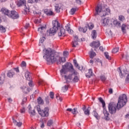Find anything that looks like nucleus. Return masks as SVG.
<instances>
[{
  "mask_svg": "<svg viewBox=\"0 0 129 129\" xmlns=\"http://www.w3.org/2000/svg\"><path fill=\"white\" fill-rule=\"evenodd\" d=\"M127 101V97L126 94L120 95L118 98V103L116 104L114 102H111L108 105L109 112L110 114H114L116 112V109L119 110L120 108L123 107Z\"/></svg>",
  "mask_w": 129,
  "mask_h": 129,
  "instance_id": "1",
  "label": "nucleus"
},
{
  "mask_svg": "<svg viewBox=\"0 0 129 129\" xmlns=\"http://www.w3.org/2000/svg\"><path fill=\"white\" fill-rule=\"evenodd\" d=\"M43 52L44 53L43 58H46L48 64H50V63L53 64V63L56 62L57 58L55 57V54L52 50L44 49Z\"/></svg>",
  "mask_w": 129,
  "mask_h": 129,
  "instance_id": "2",
  "label": "nucleus"
},
{
  "mask_svg": "<svg viewBox=\"0 0 129 129\" xmlns=\"http://www.w3.org/2000/svg\"><path fill=\"white\" fill-rule=\"evenodd\" d=\"M66 70H68L70 72L73 73L74 75L78 74V73L74 69L72 63L70 62H67L64 66H62V68L60 71V72L62 74H66Z\"/></svg>",
  "mask_w": 129,
  "mask_h": 129,
  "instance_id": "3",
  "label": "nucleus"
},
{
  "mask_svg": "<svg viewBox=\"0 0 129 129\" xmlns=\"http://www.w3.org/2000/svg\"><path fill=\"white\" fill-rule=\"evenodd\" d=\"M37 111H38L39 114L42 117H47L49 115V108L47 107H45L43 110H41V108H37Z\"/></svg>",
  "mask_w": 129,
  "mask_h": 129,
  "instance_id": "4",
  "label": "nucleus"
},
{
  "mask_svg": "<svg viewBox=\"0 0 129 129\" xmlns=\"http://www.w3.org/2000/svg\"><path fill=\"white\" fill-rule=\"evenodd\" d=\"M8 17L9 18H11V19L15 20L16 19H19V17L20 16H19V14L17 13V12L15 11H11V13H9V15H8Z\"/></svg>",
  "mask_w": 129,
  "mask_h": 129,
  "instance_id": "5",
  "label": "nucleus"
},
{
  "mask_svg": "<svg viewBox=\"0 0 129 129\" xmlns=\"http://www.w3.org/2000/svg\"><path fill=\"white\" fill-rule=\"evenodd\" d=\"M109 14H110V9L107 8L105 9V10L102 11L99 15L101 17V18H103V17H105V16H107L109 15Z\"/></svg>",
  "mask_w": 129,
  "mask_h": 129,
  "instance_id": "6",
  "label": "nucleus"
},
{
  "mask_svg": "<svg viewBox=\"0 0 129 129\" xmlns=\"http://www.w3.org/2000/svg\"><path fill=\"white\" fill-rule=\"evenodd\" d=\"M91 47H93L95 49H97L99 46H100V42L97 41H93L90 44Z\"/></svg>",
  "mask_w": 129,
  "mask_h": 129,
  "instance_id": "7",
  "label": "nucleus"
},
{
  "mask_svg": "<svg viewBox=\"0 0 129 129\" xmlns=\"http://www.w3.org/2000/svg\"><path fill=\"white\" fill-rule=\"evenodd\" d=\"M44 13L46 15V16H55V14L51 9H45L44 10Z\"/></svg>",
  "mask_w": 129,
  "mask_h": 129,
  "instance_id": "8",
  "label": "nucleus"
},
{
  "mask_svg": "<svg viewBox=\"0 0 129 129\" xmlns=\"http://www.w3.org/2000/svg\"><path fill=\"white\" fill-rule=\"evenodd\" d=\"M58 31V29L56 28L55 27H52V28H50L49 30L47 31V36H50L51 34H54V33H56Z\"/></svg>",
  "mask_w": 129,
  "mask_h": 129,
  "instance_id": "9",
  "label": "nucleus"
},
{
  "mask_svg": "<svg viewBox=\"0 0 129 129\" xmlns=\"http://www.w3.org/2000/svg\"><path fill=\"white\" fill-rule=\"evenodd\" d=\"M57 31L58 32V36L59 37H65V29H64L63 27H60Z\"/></svg>",
  "mask_w": 129,
  "mask_h": 129,
  "instance_id": "10",
  "label": "nucleus"
},
{
  "mask_svg": "<svg viewBox=\"0 0 129 129\" xmlns=\"http://www.w3.org/2000/svg\"><path fill=\"white\" fill-rule=\"evenodd\" d=\"M103 114H104V119L105 120H109V113H108V111H107V110L105 108V107L103 108Z\"/></svg>",
  "mask_w": 129,
  "mask_h": 129,
  "instance_id": "11",
  "label": "nucleus"
},
{
  "mask_svg": "<svg viewBox=\"0 0 129 129\" xmlns=\"http://www.w3.org/2000/svg\"><path fill=\"white\" fill-rule=\"evenodd\" d=\"M28 108L29 113H30L31 116H34V115H36V111L35 110V109H33L31 105H29Z\"/></svg>",
  "mask_w": 129,
  "mask_h": 129,
  "instance_id": "12",
  "label": "nucleus"
},
{
  "mask_svg": "<svg viewBox=\"0 0 129 129\" xmlns=\"http://www.w3.org/2000/svg\"><path fill=\"white\" fill-rule=\"evenodd\" d=\"M96 13L95 14V16L96 15H100V13L102 12V7L100 5H98L95 9Z\"/></svg>",
  "mask_w": 129,
  "mask_h": 129,
  "instance_id": "13",
  "label": "nucleus"
},
{
  "mask_svg": "<svg viewBox=\"0 0 129 129\" xmlns=\"http://www.w3.org/2000/svg\"><path fill=\"white\" fill-rule=\"evenodd\" d=\"M52 25L53 27H54L55 28L59 30L60 28H61V26H60V23H59V22L57 20H54L52 21Z\"/></svg>",
  "mask_w": 129,
  "mask_h": 129,
  "instance_id": "14",
  "label": "nucleus"
},
{
  "mask_svg": "<svg viewBox=\"0 0 129 129\" xmlns=\"http://www.w3.org/2000/svg\"><path fill=\"white\" fill-rule=\"evenodd\" d=\"M21 89L22 90L23 92L24 93H25V94L29 93L30 92V91H31V89L29 88L28 87H25V86L21 87Z\"/></svg>",
  "mask_w": 129,
  "mask_h": 129,
  "instance_id": "15",
  "label": "nucleus"
},
{
  "mask_svg": "<svg viewBox=\"0 0 129 129\" xmlns=\"http://www.w3.org/2000/svg\"><path fill=\"white\" fill-rule=\"evenodd\" d=\"M16 75V73H15V71L11 70L9 71L7 73V76L8 77H9V78H13L14 77V75Z\"/></svg>",
  "mask_w": 129,
  "mask_h": 129,
  "instance_id": "16",
  "label": "nucleus"
},
{
  "mask_svg": "<svg viewBox=\"0 0 129 129\" xmlns=\"http://www.w3.org/2000/svg\"><path fill=\"white\" fill-rule=\"evenodd\" d=\"M17 6L18 7H22V6H25L26 7V1L25 0H20L17 2Z\"/></svg>",
  "mask_w": 129,
  "mask_h": 129,
  "instance_id": "17",
  "label": "nucleus"
},
{
  "mask_svg": "<svg viewBox=\"0 0 129 129\" xmlns=\"http://www.w3.org/2000/svg\"><path fill=\"white\" fill-rule=\"evenodd\" d=\"M64 79L67 81L68 80H73V74H70L68 76L64 75Z\"/></svg>",
  "mask_w": 129,
  "mask_h": 129,
  "instance_id": "18",
  "label": "nucleus"
},
{
  "mask_svg": "<svg viewBox=\"0 0 129 129\" xmlns=\"http://www.w3.org/2000/svg\"><path fill=\"white\" fill-rule=\"evenodd\" d=\"M1 12H2L5 16H8V17H9V15H10V11H9V10L4 8L2 9Z\"/></svg>",
  "mask_w": 129,
  "mask_h": 129,
  "instance_id": "19",
  "label": "nucleus"
},
{
  "mask_svg": "<svg viewBox=\"0 0 129 129\" xmlns=\"http://www.w3.org/2000/svg\"><path fill=\"white\" fill-rule=\"evenodd\" d=\"M92 75H93V72H92V69H90L88 70V72L86 74V76L87 78H90Z\"/></svg>",
  "mask_w": 129,
  "mask_h": 129,
  "instance_id": "20",
  "label": "nucleus"
},
{
  "mask_svg": "<svg viewBox=\"0 0 129 129\" xmlns=\"http://www.w3.org/2000/svg\"><path fill=\"white\" fill-rule=\"evenodd\" d=\"M121 31L123 32V33H125V30L126 29H129L128 25H126L125 24H123L121 25Z\"/></svg>",
  "mask_w": 129,
  "mask_h": 129,
  "instance_id": "21",
  "label": "nucleus"
},
{
  "mask_svg": "<svg viewBox=\"0 0 129 129\" xmlns=\"http://www.w3.org/2000/svg\"><path fill=\"white\" fill-rule=\"evenodd\" d=\"M87 26H85V27H79V31L80 32H83V33H86L87 32Z\"/></svg>",
  "mask_w": 129,
  "mask_h": 129,
  "instance_id": "22",
  "label": "nucleus"
},
{
  "mask_svg": "<svg viewBox=\"0 0 129 129\" xmlns=\"http://www.w3.org/2000/svg\"><path fill=\"white\" fill-rule=\"evenodd\" d=\"M25 76L26 78V80H28V81H31V76L30 75V72L28 71H26L25 74Z\"/></svg>",
  "mask_w": 129,
  "mask_h": 129,
  "instance_id": "23",
  "label": "nucleus"
},
{
  "mask_svg": "<svg viewBox=\"0 0 129 129\" xmlns=\"http://www.w3.org/2000/svg\"><path fill=\"white\" fill-rule=\"evenodd\" d=\"M108 23H109V20L105 18L103 20H102V26H107L108 25Z\"/></svg>",
  "mask_w": 129,
  "mask_h": 129,
  "instance_id": "24",
  "label": "nucleus"
},
{
  "mask_svg": "<svg viewBox=\"0 0 129 129\" xmlns=\"http://www.w3.org/2000/svg\"><path fill=\"white\" fill-rule=\"evenodd\" d=\"M92 38L94 40H95L96 39V37H97V32H96V30H93L92 31V34H91Z\"/></svg>",
  "mask_w": 129,
  "mask_h": 129,
  "instance_id": "25",
  "label": "nucleus"
},
{
  "mask_svg": "<svg viewBox=\"0 0 129 129\" xmlns=\"http://www.w3.org/2000/svg\"><path fill=\"white\" fill-rule=\"evenodd\" d=\"M38 32H40L41 34H44V32L46 31V27L44 26H41L38 29Z\"/></svg>",
  "mask_w": 129,
  "mask_h": 129,
  "instance_id": "26",
  "label": "nucleus"
},
{
  "mask_svg": "<svg viewBox=\"0 0 129 129\" xmlns=\"http://www.w3.org/2000/svg\"><path fill=\"white\" fill-rule=\"evenodd\" d=\"M66 62V58L65 57H60L59 58V61H57V64H61V63H64Z\"/></svg>",
  "mask_w": 129,
  "mask_h": 129,
  "instance_id": "27",
  "label": "nucleus"
},
{
  "mask_svg": "<svg viewBox=\"0 0 129 129\" xmlns=\"http://www.w3.org/2000/svg\"><path fill=\"white\" fill-rule=\"evenodd\" d=\"M60 10H61V7L59 4H55V11L56 13H59L60 12Z\"/></svg>",
  "mask_w": 129,
  "mask_h": 129,
  "instance_id": "28",
  "label": "nucleus"
},
{
  "mask_svg": "<svg viewBox=\"0 0 129 129\" xmlns=\"http://www.w3.org/2000/svg\"><path fill=\"white\" fill-rule=\"evenodd\" d=\"M91 51L90 52V58L91 59H93V57L95 56H96V53L94 52L93 49H91Z\"/></svg>",
  "mask_w": 129,
  "mask_h": 129,
  "instance_id": "29",
  "label": "nucleus"
},
{
  "mask_svg": "<svg viewBox=\"0 0 129 129\" xmlns=\"http://www.w3.org/2000/svg\"><path fill=\"white\" fill-rule=\"evenodd\" d=\"M98 100H99L100 102L102 103L103 108H104V107H105V102H104L103 99H102L101 97H100L98 98Z\"/></svg>",
  "mask_w": 129,
  "mask_h": 129,
  "instance_id": "30",
  "label": "nucleus"
},
{
  "mask_svg": "<svg viewBox=\"0 0 129 129\" xmlns=\"http://www.w3.org/2000/svg\"><path fill=\"white\" fill-rule=\"evenodd\" d=\"M37 103L41 105L44 104V100L42 99V98L41 97H39L37 99Z\"/></svg>",
  "mask_w": 129,
  "mask_h": 129,
  "instance_id": "31",
  "label": "nucleus"
},
{
  "mask_svg": "<svg viewBox=\"0 0 129 129\" xmlns=\"http://www.w3.org/2000/svg\"><path fill=\"white\" fill-rule=\"evenodd\" d=\"M66 30L69 33V34H72L73 33V30H71L70 29V27H69L68 25L66 26Z\"/></svg>",
  "mask_w": 129,
  "mask_h": 129,
  "instance_id": "32",
  "label": "nucleus"
},
{
  "mask_svg": "<svg viewBox=\"0 0 129 129\" xmlns=\"http://www.w3.org/2000/svg\"><path fill=\"white\" fill-rule=\"evenodd\" d=\"M6 28H5L4 26H0V32H1V33H6Z\"/></svg>",
  "mask_w": 129,
  "mask_h": 129,
  "instance_id": "33",
  "label": "nucleus"
},
{
  "mask_svg": "<svg viewBox=\"0 0 129 129\" xmlns=\"http://www.w3.org/2000/svg\"><path fill=\"white\" fill-rule=\"evenodd\" d=\"M29 27H30V24L26 23L24 28L23 29H21L20 31L23 32V31H24V30H25V29L26 30H27V29H29Z\"/></svg>",
  "mask_w": 129,
  "mask_h": 129,
  "instance_id": "34",
  "label": "nucleus"
},
{
  "mask_svg": "<svg viewBox=\"0 0 129 129\" xmlns=\"http://www.w3.org/2000/svg\"><path fill=\"white\" fill-rule=\"evenodd\" d=\"M72 45L74 48H75L76 46L78 45V41L76 40H74V41L72 42Z\"/></svg>",
  "mask_w": 129,
  "mask_h": 129,
  "instance_id": "35",
  "label": "nucleus"
},
{
  "mask_svg": "<svg viewBox=\"0 0 129 129\" xmlns=\"http://www.w3.org/2000/svg\"><path fill=\"white\" fill-rule=\"evenodd\" d=\"M93 114L94 116H95V117H96V118L97 119H98L99 118V117H98V113H97L96 111L94 110L93 111Z\"/></svg>",
  "mask_w": 129,
  "mask_h": 129,
  "instance_id": "36",
  "label": "nucleus"
},
{
  "mask_svg": "<svg viewBox=\"0 0 129 129\" xmlns=\"http://www.w3.org/2000/svg\"><path fill=\"white\" fill-rule=\"evenodd\" d=\"M76 11H77V9H76V8H72L70 11L71 15H74V14H75V13L76 12Z\"/></svg>",
  "mask_w": 129,
  "mask_h": 129,
  "instance_id": "37",
  "label": "nucleus"
},
{
  "mask_svg": "<svg viewBox=\"0 0 129 129\" xmlns=\"http://www.w3.org/2000/svg\"><path fill=\"white\" fill-rule=\"evenodd\" d=\"M104 55L106 59H108V60H111V57L108 55V52H105Z\"/></svg>",
  "mask_w": 129,
  "mask_h": 129,
  "instance_id": "38",
  "label": "nucleus"
},
{
  "mask_svg": "<svg viewBox=\"0 0 129 129\" xmlns=\"http://www.w3.org/2000/svg\"><path fill=\"white\" fill-rule=\"evenodd\" d=\"M89 30H92L94 28V25L92 23H90L88 25Z\"/></svg>",
  "mask_w": 129,
  "mask_h": 129,
  "instance_id": "39",
  "label": "nucleus"
},
{
  "mask_svg": "<svg viewBox=\"0 0 129 129\" xmlns=\"http://www.w3.org/2000/svg\"><path fill=\"white\" fill-rule=\"evenodd\" d=\"M119 49V48L118 47H115L112 49V53H113L114 54H115V53H117V52H118Z\"/></svg>",
  "mask_w": 129,
  "mask_h": 129,
  "instance_id": "40",
  "label": "nucleus"
},
{
  "mask_svg": "<svg viewBox=\"0 0 129 129\" xmlns=\"http://www.w3.org/2000/svg\"><path fill=\"white\" fill-rule=\"evenodd\" d=\"M69 87V86L68 85H65L64 87H62V90L63 92H66L67 90H68V88Z\"/></svg>",
  "mask_w": 129,
  "mask_h": 129,
  "instance_id": "41",
  "label": "nucleus"
},
{
  "mask_svg": "<svg viewBox=\"0 0 129 129\" xmlns=\"http://www.w3.org/2000/svg\"><path fill=\"white\" fill-rule=\"evenodd\" d=\"M100 79H101V81H102V82H103V83H104V82H105V81L106 80V77H105V76H101Z\"/></svg>",
  "mask_w": 129,
  "mask_h": 129,
  "instance_id": "42",
  "label": "nucleus"
},
{
  "mask_svg": "<svg viewBox=\"0 0 129 129\" xmlns=\"http://www.w3.org/2000/svg\"><path fill=\"white\" fill-rule=\"evenodd\" d=\"M72 113H73V114H75V115L77 113H78V111H77V108H74L73 109V111H72Z\"/></svg>",
  "mask_w": 129,
  "mask_h": 129,
  "instance_id": "43",
  "label": "nucleus"
},
{
  "mask_svg": "<svg viewBox=\"0 0 129 129\" xmlns=\"http://www.w3.org/2000/svg\"><path fill=\"white\" fill-rule=\"evenodd\" d=\"M84 113L86 115H89L90 114V111L87 108V109L85 110Z\"/></svg>",
  "mask_w": 129,
  "mask_h": 129,
  "instance_id": "44",
  "label": "nucleus"
},
{
  "mask_svg": "<svg viewBox=\"0 0 129 129\" xmlns=\"http://www.w3.org/2000/svg\"><path fill=\"white\" fill-rule=\"evenodd\" d=\"M78 80H79V79L78 78V77L76 76L73 79V82H78Z\"/></svg>",
  "mask_w": 129,
  "mask_h": 129,
  "instance_id": "45",
  "label": "nucleus"
},
{
  "mask_svg": "<svg viewBox=\"0 0 129 129\" xmlns=\"http://www.w3.org/2000/svg\"><path fill=\"white\" fill-rule=\"evenodd\" d=\"M118 19L119 21H121V22H123V21H124V17L122 15H120Z\"/></svg>",
  "mask_w": 129,
  "mask_h": 129,
  "instance_id": "46",
  "label": "nucleus"
},
{
  "mask_svg": "<svg viewBox=\"0 0 129 129\" xmlns=\"http://www.w3.org/2000/svg\"><path fill=\"white\" fill-rule=\"evenodd\" d=\"M47 124L48 126L52 125V124H53V120H48Z\"/></svg>",
  "mask_w": 129,
  "mask_h": 129,
  "instance_id": "47",
  "label": "nucleus"
},
{
  "mask_svg": "<svg viewBox=\"0 0 129 129\" xmlns=\"http://www.w3.org/2000/svg\"><path fill=\"white\" fill-rule=\"evenodd\" d=\"M54 92H50L49 96H50V98H51V99H53V98H54Z\"/></svg>",
  "mask_w": 129,
  "mask_h": 129,
  "instance_id": "48",
  "label": "nucleus"
},
{
  "mask_svg": "<svg viewBox=\"0 0 129 129\" xmlns=\"http://www.w3.org/2000/svg\"><path fill=\"white\" fill-rule=\"evenodd\" d=\"M28 84L30 87H33V86H34V84L33 83V81H32V79H31L30 81H29Z\"/></svg>",
  "mask_w": 129,
  "mask_h": 129,
  "instance_id": "49",
  "label": "nucleus"
},
{
  "mask_svg": "<svg viewBox=\"0 0 129 129\" xmlns=\"http://www.w3.org/2000/svg\"><path fill=\"white\" fill-rule=\"evenodd\" d=\"M46 38H45V37H42V38H41L39 40V43L41 44H43V43H44V41H45V39Z\"/></svg>",
  "mask_w": 129,
  "mask_h": 129,
  "instance_id": "50",
  "label": "nucleus"
},
{
  "mask_svg": "<svg viewBox=\"0 0 129 129\" xmlns=\"http://www.w3.org/2000/svg\"><path fill=\"white\" fill-rule=\"evenodd\" d=\"M24 11L25 13V15H28V14L30 13V9H29V8H26Z\"/></svg>",
  "mask_w": 129,
  "mask_h": 129,
  "instance_id": "51",
  "label": "nucleus"
},
{
  "mask_svg": "<svg viewBox=\"0 0 129 129\" xmlns=\"http://www.w3.org/2000/svg\"><path fill=\"white\" fill-rule=\"evenodd\" d=\"M26 102H27V97H25L23 98V99L22 100V102L21 103V104H25V103H26Z\"/></svg>",
  "mask_w": 129,
  "mask_h": 129,
  "instance_id": "52",
  "label": "nucleus"
},
{
  "mask_svg": "<svg viewBox=\"0 0 129 129\" xmlns=\"http://www.w3.org/2000/svg\"><path fill=\"white\" fill-rule=\"evenodd\" d=\"M45 100L47 104H49V103L50 102L49 96L45 97Z\"/></svg>",
  "mask_w": 129,
  "mask_h": 129,
  "instance_id": "53",
  "label": "nucleus"
},
{
  "mask_svg": "<svg viewBox=\"0 0 129 129\" xmlns=\"http://www.w3.org/2000/svg\"><path fill=\"white\" fill-rule=\"evenodd\" d=\"M113 23L116 25V26H120V23H119L118 21H113Z\"/></svg>",
  "mask_w": 129,
  "mask_h": 129,
  "instance_id": "54",
  "label": "nucleus"
},
{
  "mask_svg": "<svg viewBox=\"0 0 129 129\" xmlns=\"http://www.w3.org/2000/svg\"><path fill=\"white\" fill-rule=\"evenodd\" d=\"M75 66L78 68V69H79V70H82V68H81L80 66H79V64H78V63H76L75 64Z\"/></svg>",
  "mask_w": 129,
  "mask_h": 129,
  "instance_id": "55",
  "label": "nucleus"
},
{
  "mask_svg": "<svg viewBox=\"0 0 129 129\" xmlns=\"http://www.w3.org/2000/svg\"><path fill=\"white\" fill-rule=\"evenodd\" d=\"M21 66V67H26L27 66V63L24 61H23Z\"/></svg>",
  "mask_w": 129,
  "mask_h": 129,
  "instance_id": "56",
  "label": "nucleus"
},
{
  "mask_svg": "<svg viewBox=\"0 0 129 129\" xmlns=\"http://www.w3.org/2000/svg\"><path fill=\"white\" fill-rule=\"evenodd\" d=\"M96 63H100L101 65V66H102V62H101V60L100 59H99L98 58L96 59Z\"/></svg>",
  "mask_w": 129,
  "mask_h": 129,
  "instance_id": "57",
  "label": "nucleus"
},
{
  "mask_svg": "<svg viewBox=\"0 0 129 129\" xmlns=\"http://www.w3.org/2000/svg\"><path fill=\"white\" fill-rule=\"evenodd\" d=\"M44 83H45V82L44 81V80H40L38 82L39 85H44Z\"/></svg>",
  "mask_w": 129,
  "mask_h": 129,
  "instance_id": "58",
  "label": "nucleus"
},
{
  "mask_svg": "<svg viewBox=\"0 0 129 129\" xmlns=\"http://www.w3.org/2000/svg\"><path fill=\"white\" fill-rule=\"evenodd\" d=\"M23 124V123L21 122H18L17 123V124H16V125H17V126H19V127L22 126V125Z\"/></svg>",
  "mask_w": 129,
  "mask_h": 129,
  "instance_id": "59",
  "label": "nucleus"
},
{
  "mask_svg": "<svg viewBox=\"0 0 129 129\" xmlns=\"http://www.w3.org/2000/svg\"><path fill=\"white\" fill-rule=\"evenodd\" d=\"M13 70H14V71H16V72H17V73H19V72H20V70H19V68H14L13 69Z\"/></svg>",
  "mask_w": 129,
  "mask_h": 129,
  "instance_id": "60",
  "label": "nucleus"
},
{
  "mask_svg": "<svg viewBox=\"0 0 129 129\" xmlns=\"http://www.w3.org/2000/svg\"><path fill=\"white\" fill-rule=\"evenodd\" d=\"M56 97L57 99H58H58H59V100H60V101H62V98L60 97V96H59L58 94L56 95Z\"/></svg>",
  "mask_w": 129,
  "mask_h": 129,
  "instance_id": "61",
  "label": "nucleus"
},
{
  "mask_svg": "<svg viewBox=\"0 0 129 129\" xmlns=\"http://www.w3.org/2000/svg\"><path fill=\"white\" fill-rule=\"evenodd\" d=\"M69 53L68 52V51H64L63 52V56H64L65 57L68 56Z\"/></svg>",
  "mask_w": 129,
  "mask_h": 129,
  "instance_id": "62",
  "label": "nucleus"
},
{
  "mask_svg": "<svg viewBox=\"0 0 129 129\" xmlns=\"http://www.w3.org/2000/svg\"><path fill=\"white\" fill-rule=\"evenodd\" d=\"M126 82H129V74H127L126 78L125 79Z\"/></svg>",
  "mask_w": 129,
  "mask_h": 129,
  "instance_id": "63",
  "label": "nucleus"
},
{
  "mask_svg": "<svg viewBox=\"0 0 129 129\" xmlns=\"http://www.w3.org/2000/svg\"><path fill=\"white\" fill-rule=\"evenodd\" d=\"M119 76H120L121 78H123V75H122V72H121V70H120L119 72Z\"/></svg>",
  "mask_w": 129,
  "mask_h": 129,
  "instance_id": "64",
  "label": "nucleus"
}]
</instances>
